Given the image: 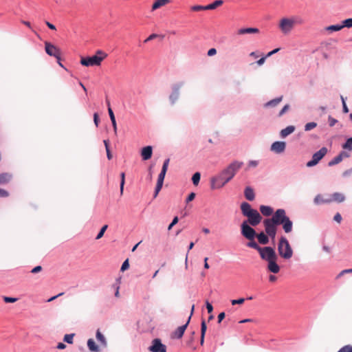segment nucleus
Instances as JSON below:
<instances>
[{
  "instance_id": "obj_38",
  "label": "nucleus",
  "mask_w": 352,
  "mask_h": 352,
  "mask_svg": "<svg viewBox=\"0 0 352 352\" xmlns=\"http://www.w3.org/2000/svg\"><path fill=\"white\" fill-rule=\"evenodd\" d=\"M342 148L349 151H352V138H349L343 144Z\"/></svg>"
},
{
  "instance_id": "obj_46",
  "label": "nucleus",
  "mask_w": 352,
  "mask_h": 352,
  "mask_svg": "<svg viewBox=\"0 0 352 352\" xmlns=\"http://www.w3.org/2000/svg\"><path fill=\"white\" fill-rule=\"evenodd\" d=\"M245 302V298H239L237 300H232L231 303L232 305H242Z\"/></svg>"
},
{
  "instance_id": "obj_25",
  "label": "nucleus",
  "mask_w": 352,
  "mask_h": 352,
  "mask_svg": "<svg viewBox=\"0 0 352 352\" xmlns=\"http://www.w3.org/2000/svg\"><path fill=\"white\" fill-rule=\"evenodd\" d=\"M258 242L262 245H266L269 242L268 236L264 233L261 232L256 235Z\"/></svg>"
},
{
  "instance_id": "obj_4",
  "label": "nucleus",
  "mask_w": 352,
  "mask_h": 352,
  "mask_svg": "<svg viewBox=\"0 0 352 352\" xmlns=\"http://www.w3.org/2000/svg\"><path fill=\"white\" fill-rule=\"evenodd\" d=\"M304 23V19L299 16L285 17L280 20L278 28L283 34H288L292 31L295 25H301Z\"/></svg>"
},
{
  "instance_id": "obj_1",
  "label": "nucleus",
  "mask_w": 352,
  "mask_h": 352,
  "mask_svg": "<svg viewBox=\"0 0 352 352\" xmlns=\"http://www.w3.org/2000/svg\"><path fill=\"white\" fill-rule=\"evenodd\" d=\"M242 162L234 161L224 168L219 175L211 179V188L212 189L221 188L229 182L242 167Z\"/></svg>"
},
{
  "instance_id": "obj_40",
  "label": "nucleus",
  "mask_w": 352,
  "mask_h": 352,
  "mask_svg": "<svg viewBox=\"0 0 352 352\" xmlns=\"http://www.w3.org/2000/svg\"><path fill=\"white\" fill-rule=\"evenodd\" d=\"M107 228H108V226H107V225H104V226H103L102 227V228L100 229V230L99 233H98V235L96 236V239H97V240H98V239H101V238L103 236V235H104V234L105 231L107 230Z\"/></svg>"
},
{
  "instance_id": "obj_53",
  "label": "nucleus",
  "mask_w": 352,
  "mask_h": 352,
  "mask_svg": "<svg viewBox=\"0 0 352 352\" xmlns=\"http://www.w3.org/2000/svg\"><path fill=\"white\" fill-rule=\"evenodd\" d=\"M3 300L6 302H14L17 300L16 298H11V297H6L5 296L3 298Z\"/></svg>"
},
{
  "instance_id": "obj_47",
  "label": "nucleus",
  "mask_w": 352,
  "mask_h": 352,
  "mask_svg": "<svg viewBox=\"0 0 352 352\" xmlns=\"http://www.w3.org/2000/svg\"><path fill=\"white\" fill-rule=\"evenodd\" d=\"M129 267V260L126 259L124 261V263H122V266H121V269L120 270L122 272H124L125 270H126Z\"/></svg>"
},
{
  "instance_id": "obj_10",
  "label": "nucleus",
  "mask_w": 352,
  "mask_h": 352,
  "mask_svg": "<svg viewBox=\"0 0 352 352\" xmlns=\"http://www.w3.org/2000/svg\"><path fill=\"white\" fill-rule=\"evenodd\" d=\"M194 309H195V305H192V308H191V311H190V316L188 317V320L187 322H186V324H184V325H182L179 327L177 328V329H175V331H174L171 335H170V337L171 338L173 339H180L182 338L189 322H190V318H191V316L193 314V311H194Z\"/></svg>"
},
{
  "instance_id": "obj_48",
  "label": "nucleus",
  "mask_w": 352,
  "mask_h": 352,
  "mask_svg": "<svg viewBox=\"0 0 352 352\" xmlns=\"http://www.w3.org/2000/svg\"><path fill=\"white\" fill-rule=\"evenodd\" d=\"M179 219L177 217H175L171 222V223L168 226V230H170L173 226H174L176 223H177Z\"/></svg>"
},
{
  "instance_id": "obj_5",
  "label": "nucleus",
  "mask_w": 352,
  "mask_h": 352,
  "mask_svg": "<svg viewBox=\"0 0 352 352\" xmlns=\"http://www.w3.org/2000/svg\"><path fill=\"white\" fill-rule=\"evenodd\" d=\"M270 219L277 226L282 225L283 228L286 233L292 232L293 223L286 215V212L284 209L276 210Z\"/></svg>"
},
{
  "instance_id": "obj_57",
  "label": "nucleus",
  "mask_w": 352,
  "mask_h": 352,
  "mask_svg": "<svg viewBox=\"0 0 352 352\" xmlns=\"http://www.w3.org/2000/svg\"><path fill=\"white\" fill-rule=\"evenodd\" d=\"M225 318V313L221 312L218 315V322L220 323Z\"/></svg>"
},
{
  "instance_id": "obj_55",
  "label": "nucleus",
  "mask_w": 352,
  "mask_h": 352,
  "mask_svg": "<svg viewBox=\"0 0 352 352\" xmlns=\"http://www.w3.org/2000/svg\"><path fill=\"white\" fill-rule=\"evenodd\" d=\"M42 270V267L40 266V265H38V266H36L35 267H34L32 270H31V272L32 274H36V273H38L40 272H41Z\"/></svg>"
},
{
  "instance_id": "obj_26",
  "label": "nucleus",
  "mask_w": 352,
  "mask_h": 352,
  "mask_svg": "<svg viewBox=\"0 0 352 352\" xmlns=\"http://www.w3.org/2000/svg\"><path fill=\"white\" fill-rule=\"evenodd\" d=\"M12 179V175L5 173L0 174V184H8Z\"/></svg>"
},
{
  "instance_id": "obj_23",
  "label": "nucleus",
  "mask_w": 352,
  "mask_h": 352,
  "mask_svg": "<svg viewBox=\"0 0 352 352\" xmlns=\"http://www.w3.org/2000/svg\"><path fill=\"white\" fill-rule=\"evenodd\" d=\"M244 195L245 197L249 201H253L255 198L254 190L250 186L245 188Z\"/></svg>"
},
{
  "instance_id": "obj_56",
  "label": "nucleus",
  "mask_w": 352,
  "mask_h": 352,
  "mask_svg": "<svg viewBox=\"0 0 352 352\" xmlns=\"http://www.w3.org/2000/svg\"><path fill=\"white\" fill-rule=\"evenodd\" d=\"M217 54V50L215 48H211L208 51V56H212Z\"/></svg>"
},
{
  "instance_id": "obj_20",
  "label": "nucleus",
  "mask_w": 352,
  "mask_h": 352,
  "mask_svg": "<svg viewBox=\"0 0 352 352\" xmlns=\"http://www.w3.org/2000/svg\"><path fill=\"white\" fill-rule=\"evenodd\" d=\"M170 3V0H156L152 5L151 10H156Z\"/></svg>"
},
{
  "instance_id": "obj_64",
  "label": "nucleus",
  "mask_w": 352,
  "mask_h": 352,
  "mask_svg": "<svg viewBox=\"0 0 352 352\" xmlns=\"http://www.w3.org/2000/svg\"><path fill=\"white\" fill-rule=\"evenodd\" d=\"M156 37H157V34H152L144 41V42H147V41H148L150 40H152V39H153V38H155Z\"/></svg>"
},
{
  "instance_id": "obj_49",
  "label": "nucleus",
  "mask_w": 352,
  "mask_h": 352,
  "mask_svg": "<svg viewBox=\"0 0 352 352\" xmlns=\"http://www.w3.org/2000/svg\"><path fill=\"white\" fill-rule=\"evenodd\" d=\"M289 109V104H285L283 108L280 110V111L279 112V114L278 116H282L286 111H287Z\"/></svg>"
},
{
  "instance_id": "obj_58",
  "label": "nucleus",
  "mask_w": 352,
  "mask_h": 352,
  "mask_svg": "<svg viewBox=\"0 0 352 352\" xmlns=\"http://www.w3.org/2000/svg\"><path fill=\"white\" fill-rule=\"evenodd\" d=\"M258 165V162L255 160H252L249 162L248 166L250 167H256Z\"/></svg>"
},
{
  "instance_id": "obj_8",
  "label": "nucleus",
  "mask_w": 352,
  "mask_h": 352,
  "mask_svg": "<svg viewBox=\"0 0 352 352\" xmlns=\"http://www.w3.org/2000/svg\"><path fill=\"white\" fill-rule=\"evenodd\" d=\"M169 162H170V159H166L164 162V164H163V166L162 168V170L158 175L157 182L155 193H154V197H156L157 196L159 192L161 190V189L162 188L164 179L168 167Z\"/></svg>"
},
{
  "instance_id": "obj_60",
  "label": "nucleus",
  "mask_w": 352,
  "mask_h": 352,
  "mask_svg": "<svg viewBox=\"0 0 352 352\" xmlns=\"http://www.w3.org/2000/svg\"><path fill=\"white\" fill-rule=\"evenodd\" d=\"M266 56L265 57H262L261 58H260L259 60H258L256 61V63L258 65H262L264 64L265 61V59H266Z\"/></svg>"
},
{
  "instance_id": "obj_16",
  "label": "nucleus",
  "mask_w": 352,
  "mask_h": 352,
  "mask_svg": "<svg viewBox=\"0 0 352 352\" xmlns=\"http://www.w3.org/2000/svg\"><path fill=\"white\" fill-rule=\"evenodd\" d=\"M286 148L285 142L277 141L274 142L271 146V150L276 153H283Z\"/></svg>"
},
{
  "instance_id": "obj_24",
  "label": "nucleus",
  "mask_w": 352,
  "mask_h": 352,
  "mask_svg": "<svg viewBox=\"0 0 352 352\" xmlns=\"http://www.w3.org/2000/svg\"><path fill=\"white\" fill-rule=\"evenodd\" d=\"M295 130V127L294 126H288L285 129H282L280 131V136L282 138H285L289 134L292 133Z\"/></svg>"
},
{
  "instance_id": "obj_22",
  "label": "nucleus",
  "mask_w": 352,
  "mask_h": 352,
  "mask_svg": "<svg viewBox=\"0 0 352 352\" xmlns=\"http://www.w3.org/2000/svg\"><path fill=\"white\" fill-rule=\"evenodd\" d=\"M259 32V30L255 28H241L238 30V34H256Z\"/></svg>"
},
{
  "instance_id": "obj_3",
  "label": "nucleus",
  "mask_w": 352,
  "mask_h": 352,
  "mask_svg": "<svg viewBox=\"0 0 352 352\" xmlns=\"http://www.w3.org/2000/svg\"><path fill=\"white\" fill-rule=\"evenodd\" d=\"M242 214L247 217V220L243 221L252 226H258L262 221L261 214L255 209L251 207L248 202H243L240 206Z\"/></svg>"
},
{
  "instance_id": "obj_36",
  "label": "nucleus",
  "mask_w": 352,
  "mask_h": 352,
  "mask_svg": "<svg viewBox=\"0 0 352 352\" xmlns=\"http://www.w3.org/2000/svg\"><path fill=\"white\" fill-rule=\"evenodd\" d=\"M247 245L249 247V248H254L255 250H256L258 252L260 251V249H261L262 248L260 247L255 241L253 239L252 241H250Z\"/></svg>"
},
{
  "instance_id": "obj_63",
  "label": "nucleus",
  "mask_w": 352,
  "mask_h": 352,
  "mask_svg": "<svg viewBox=\"0 0 352 352\" xmlns=\"http://www.w3.org/2000/svg\"><path fill=\"white\" fill-rule=\"evenodd\" d=\"M338 156H340L341 157V159L343 160V158L344 157H348L349 156V154H347L346 152L344 151H342L339 155Z\"/></svg>"
},
{
  "instance_id": "obj_33",
  "label": "nucleus",
  "mask_w": 352,
  "mask_h": 352,
  "mask_svg": "<svg viewBox=\"0 0 352 352\" xmlns=\"http://www.w3.org/2000/svg\"><path fill=\"white\" fill-rule=\"evenodd\" d=\"M283 96H280L279 98L272 100L266 104V106L275 107L281 102Z\"/></svg>"
},
{
  "instance_id": "obj_34",
  "label": "nucleus",
  "mask_w": 352,
  "mask_h": 352,
  "mask_svg": "<svg viewBox=\"0 0 352 352\" xmlns=\"http://www.w3.org/2000/svg\"><path fill=\"white\" fill-rule=\"evenodd\" d=\"M327 30L331 31V32H337L340 31L342 29V25H332L330 26H328L327 28Z\"/></svg>"
},
{
  "instance_id": "obj_54",
  "label": "nucleus",
  "mask_w": 352,
  "mask_h": 352,
  "mask_svg": "<svg viewBox=\"0 0 352 352\" xmlns=\"http://www.w3.org/2000/svg\"><path fill=\"white\" fill-rule=\"evenodd\" d=\"M333 219L334 221H336V222H338V223H340L342 221V217H341V214L339 213V212H337L334 217H333Z\"/></svg>"
},
{
  "instance_id": "obj_32",
  "label": "nucleus",
  "mask_w": 352,
  "mask_h": 352,
  "mask_svg": "<svg viewBox=\"0 0 352 352\" xmlns=\"http://www.w3.org/2000/svg\"><path fill=\"white\" fill-rule=\"evenodd\" d=\"M96 338L103 346L107 345V341L104 336L102 334L99 329L96 331Z\"/></svg>"
},
{
  "instance_id": "obj_50",
  "label": "nucleus",
  "mask_w": 352,
  "mask_h": 352,
  "mask_svg": "<svg viewBox=\"0 0 352 352\" xmlns=\"http://www.w3.org/2000/svg\"><path fill=\"white\" fill-rule=\"evenodd\" d=\"M196 195L195 192H191L188 195V197L186 198V203H189L190 201H192L195 197Z\"/></svg>"
},
{
  "instance_id": "obj_12",
  "label": "nucleus",
  "mask_w": 352,
  "mask_h": 352,
  "mask_svg": "<svg viewBox=\"0 0 352 352\" xmlns=\"http://www.w3.org/2000/svg\"><path fill=\"white\" fill-rule=\"evenodd\" d=\"M327 153V148L326 147L321 148L318 151L313 155L311 160L307 163V166L312 167L316 165L325 156Z\"/></svg>"
},
{
  "instance_id": "obj_44",
  "label": "nucleus",
  "mask_w": 352,
  "mask_h": 352,
  "mask_svg": "<svg viewBox=\"0 0 352 352\" xmlns=\"http://www.w3.org/2000/svg\"><path fill=\"white\" fill-rule=\"evenodd\" d=\"M342 28H344V27H346V28H352V19L350 18V19H345L342 21Z\"/></svg>"
},
{
  "instance_id": "obj_18",
  "label": "nucleus",
  "mask_w": 352,
  "mask_h": 352,
  "mask_svg": "<svg viewBox=\"0 0 352 352\" xmlns=\"http://www.w3.org/2000/svg\"><path fill=\"white\" fill-rule=\"evenodd\" d=\"M329 200H331V202L334 201L337 203H342L344 201L345 196L343 193L341 192H334L331 195Z\"/></svg>"
},
{
  "instance_id": "obj_52",
  "label": "nucleus",
  "mask_w": 352,
  "mask_h": 352,
  "mask_svg": "<svg viewBox=\"0 0 352 352\" xmlns=\"http://www.w3.org/2000/svg\"><path fill=\"white\" fill-rule=\"evenodd\" d=\"M206 309L208 310V312L209 314L212 313V311H213V307L212 305H211V303H210L208 301H206Z\"/></svg>"
},
{
  "instance_id": "obj_42",
  "label": "nucleus",
  "mask_w": 352,
  "mask_h": 352,
  "mask_svg": "<svg viewBox=\"0 0 352 352\" xmlns=\"http://www.w3.org/2000/svg\"><path fill=\"white\" fill-rule=\"evenodd\" d=\"M190 9L192 11L198 12V11H202V10H206V6L196 5V6H192L190 8Z\"/></svg>"
},
{
  "instance_id": "obj_61",
  "label": "nucleus",
  "mask_w": 352,
  "mask_h": 352,
  "mask_svg": "<svg viewBox=\"0 0 352 352\" xmlns=\"http://www.w3.org/2000/svg\"><path fill=\"white\" fill-rule=\"evenodd\" d=\"M279 48H276V49H274V50L270 52L267 53V54L266 55V57H269V56H271L272 55L276 54V52H278L279 51Z\"/></svg>"
},
{
  "instance_id": "obj_39",
  "label": "nucleus",
  "mask_w": 352,
  "mask_h": 352,
  "mask_svg": "<svg viewBox=\"0 0 352 352\" xmlns=\"http://www.w3.org/2000/svg\"><path fill=\"white\" fill-rule=\"evenodd\" d=\"M342 160L341 159V157L340 156H338L337 155L336 157H335L332 160H331L329 162V166H334L338 163H340Z\"/></svg>"
},
{
  "instance_id": "obj_17",
  "label": "nucleus",
  "mask_w": 352,
  "mask_h": 352,
  "mask_svg": "<svg viewBox=\"0 0 352 352\" xmlns=\"http://www.w3.org/2000/svg\"><path fill=\"white\" fill-rule=\"evenodd\" d=\"M153 153V148L151 146L144 147L141 151V155L144 160H149Z\"/></svg>"
},
{
  "instance_id": "obj_19",
  "label": "nucleus",
  "mask_w": 352,
  "mask_h": 352,
  "mask_svg": "<svg viewBox=\"0 0 352 352\" xmlns=\"http://www.w3.org/2000/svg\"><path fill=\"white\" fill-rule=\"evenodd\" d=\"M180 87L177 85L173 87V93L169 96V99L172 104H174L178 99L179 95Z\"/></svg>"
},
{
  "instance_id": "obj_7",
  "label": "nucleus",
  "mask_w": 352,
  "mask_h": 352,
  "mask_svg": "<svg viewBox=\"0 0 352 352\" xmlns=\"http://www.w3.org/2000/svg\"><path fill=\"white\" fill-rule=\"evenodd\" d=\"M278 252L280 256L286 260L291 258L293 256V250L285 236H281L279 240Z\"/></svg>"
},
{
  "instance_id": "obj_51",
  "label": "nucleus",
  "mask_w": 352,
  "mask_h": 352,
  "mask_svg": "<svg viewBox=\"0 0 352 352\" xmlns=\"http://www.w3.org/2000/svg\"><path fill=\"white\" fill-rule=\"evenodd\" d=\"M9 196V192L2 188H0V197H7Z\"/></svg>"
},
{
  "instance_id": "obj_15",
  "label": "nucleus",
  "mask_w": 352,
  "mask_h": 352,
  "mask_svg": "<svg viewBox=\"0 0 352 352\" xmlns=\"http://www.w3.org/2000/svg\"><path fill=\"white\" fill-rule=\"evenodd\" d=\"M148 349L151 352H166V345L163 344L159 338H155L152 341Z\"/></svg>"
},
{
  "instance_id": "obj_6",
  "label": "nucleus",
  "mask_w": 352,
  "mask_h": 352,
  "mask_svg": "<svg viewBox=\"0 0 352 352\" xmlns=\"http://www.w3.org/2000/svg\"><path fill=\"white\" fill-rule=\"evenodd\" d=\"M107 56V54L102 51L98 50L95 55L92 56L82 57L80 63L83 66H100L102 60Z\"/></svg>"
},
{
  "instance_id": "obj_13",
  "label": "nucleus",
  "mask_w": 352,
  "mask_h": 352,
  "mask_svg": "<svg viewBox=\"0 0 352 352\" xmlns=\"http://www.w3.org/2000/svg\"><path fill=\"white\" fill-rule=\"evenodd\" d=\"M263 225L266 234L272 239H274L276 234L277 225L270 218L264 219Z\"/></svg>"
},
{
  "instance_id": "obj_21",
  "label": "nucleus",
  "mask_w": 352,
  "mask_h": 352,
  "mask_svg": "<svg viewBox=\"0 0 352 352\" xmlns=\"http://www.w3.org/2000/svg\"><path fill=\"white\" fill-rule=\"evenodd\" d=\"M261 214L265 217H270L273 214V208L268 206L262 205L259 208Z\"/></svg>"
},
{
  "instance_id": "obj_43",
  "label": "nucleus",
  "mask_w": 352,
  "mask_h": 352,
  "mask_svg": "<svg viewBox=\"0 0 352 352\" xmlns=\"http://www.w3.org/2000/svg\"><path fill=\"white\" fill-rule=\"evenodd\" d=\"M74 334H66L64 336V341L69 343L72 344L73 343V338H74Z\"/></svg>"
},
{
  "instance_id": "obj_35",
  "label": "nucleus",
  "mask_w": 352,
  "mask_h": 352,
  "mask_svg": "<svg viewBox=\"0 0 352 352\" xmlns=\"http://www.w3.org/2000/svg\"><path fill=\"white\" fill-rule=\"evenodd\" d=\"M201 175L199 172L195 173L192 177V183L195 186H197L200 181Z\"/></svg>"
},
{
  "instance_id": "obj_2",
  "label": "nucleus",
  "mask_w": 352,
  "mask_h": 352,
  "mask_svg": "<svg viewBox=\"0 0 352 352\" xmlns=\"http://www.w3.org/2000/svg\"><path fill=\"white\" fill-rule=\"evenodd\" d=\"M261 258L267 261V270L274 274H277L280 271V267L277 264L278 256L275 250L271 247H264L260 249L258 252Z\"/></svg>"
},
{
  "instance_id": "obj_28",
  "label": "nucleus",
  "mask_w": 352,
  "mask_h": 352,
  "mask_svg": "<svg viewBox=\"0 0 352 352\" xmlns=\"http://www.w3.org/2000/svg\"><path fill=\"white\" fill-rule=\"evenodd\" d=\"M314 203L316 204H329L331 203V200H329V198L324 199L323 197L320 195H318L314 198Z\"/></svg>"
},
{
  "instance_id": "obj_37",
  "label": "nucleus",
  "mask_w": 352,
  "mask_h": 352,
  "mask_svg": "<svg viewBox=\"0 0 352 352\" xmlns=\"http://www.w3.org/2000/svg\"><path fill=\"white\" fill-rule=\"evenodd\" d=\"M120 195L123 194L124 186L125 184V173L124 172L120 173Z\"/></svg>"
},
{
  "instance_id": "obj_30",
  "label": "nucleus",
  "mask_w": 352,
  "mask_h": 352,
  "mask_svg": "<svg viewBox=\"0 0 352 352\" xmlns=\"http://www.w3.org/2000/svg\"><path fill=\"white\" fill-rule=\"evenodd\" d=\"M223 0H216L213 3H212L209 4V5L206 6V10H214L217 7L221 6V5H223Z\"/></svg>"
},
{
  "instance_id": "obj_27",
  "label": "nucleus",
  "mask_w": 352,
  "mask_h": 352,
  "mask_svg": "<svg viewBox=\"0 0 352 352\" xmlns=\"http://www.w3.org/2000/svg\"><path fill=\"white\" fill-rule=\"evenodd\" d=\"M87 346L91 351H94V352L99 351L98 346L95 343L94 340L91 338L88 340Z\"/></svg>"
},
{
  "instance_id": "obj_29",
  "label": "nucleus",
  "mask_w": 352,
  "mask_h": 352,
  "mask_svg": "<svg viewBox=\"0 0 352 352\" xmlns=\"http://www.w3.org/2000/svg\"><path fill=\"white\" fill-rule=\"evenodd\" d=\"M206 329H207V327H206V322L204 320H203L201 322V339H200L201 345L204 344V337H205Z\"/></svg>"
},
{
  "instance_id": "obj_9",
  "label": "nucleus",
  "mask_w": 352,
  "mask_h": 352,
  "mask_svg": "<svg viewBox=\"0 0 352 352\" xmlns=\"http://www.w3.org/2000/svg\"><path fill=\"white\" fill-rule=\"evenodd\" d=\"M169 162H170V159H166L164 162V164H163V166L162 168V170L158 175L157 182L155 193H154V197H156L157 196L159 192L161 190V189L162 188L164 179L168 167Z\"/></svg>"
},
{
  "instance_id": "obj_62",
  "label": "nucleus",
  "mask_w": 352,
  "mask_h": 352,
  "mask_svg": "<svg viewBox=\"0 0 352 352\" xmlns=\"http://www.w3.org/2000/svg\"><path fill=\"white\" fill-rule=\"evenodd\" d=\"M329 125L331 126H334L335 124L337 122V120L336 119L331 118V117H329Z\"/></svg>"
},
{
  "instance_id": "obj_11",
  "label": "nucleus",
  "mask_w": 352,
  "mask_h": 352,
  "mask_svg": "<svg viewBox=\"0 0 352 352\" xmlns=\"http://www.w3.org/2000/svg\"><path fill=\"white\" fill-rule=\"evenodd\" d=\"M241 234L248 240L252 241L256 235V231L246 222L241 225Z\"/></svg>"
},
{
  "instance_id": "obj_14",
  "label": "nucleus",
  "mask_w": 352,
  "mask_h": 352,
  "mask_svg": "<svg viewBox=\"0 0 352 352\" xmlns=\"http://www.w3.org/2000/svg\"><path fill=\"white\" fill-rule=\"evenodd\" d=\"M45 50L49 56H54L58 60H60V50L54 45L46 41L45 43Z\"/></svg>"
},
{
  "instance_id": "obj_59",
  "label": "nucleus",
  "mask_w": 352,
  "mask_h": 352,
  "mask_svg": "<svg viewBox=\"0 0 352 352\" xmlns=\"http://www.w3.org/2000/svg\"><path fill=\"white\" fill-rule=\"evenodd\" d=\"M94 121L96 126L98 125L99 118L97 113L94 114Z\"/></svg>"
},
{
  "instance_id": "obj_31",
  "label": "nucleus",
  "mask_w": 352,
  "mask_h": 352,
  "mask_svg": "<svg viewBox=\"0 0 352 352\" xmlns=\"http://www.w3.org/2000/svg\"><path fill=\"white\" fill-rule=\"evenodd\" d=\"M108 113H109V117H110V119H111L113 127V131L116 133V132H117V124H116V118H115L114 113H113V111H112L111 107L109 108V112Z\"/></svg>"
},
{
  "instance_id": "obj_41",
  "label": "nucleus",
  "mask_w": 352,
  "mask_h": 352,
  "mask_svg": "<svg viewBox=\"0 0 352 352\" xmlns=\"http://www.w3.org/2000/svg\"><path fill=\"white\" fill-rule=\"evenodd\" d=\"M317 126V123L314 122L307 123L305 126V130L308 131H310L314 128H316Z\"/></svg>"
},
{
  "instance_id": "obj_45",
  "label": "nucleus",
  "mask_w": 352,
  "mask_h": 352,
  "mask_svg": "<svg viewBox=\"0 0 352 352\" xmlns=\"http://www.w3.org/2000/svg\"><path fill=\"white\" fill-rule=\"evenodd\" d=\"M338 352H352V345H345L342 346Z\"/></svg>"
}]
</instances>
